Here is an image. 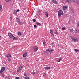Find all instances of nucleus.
I'll list each match as a JSON object with an SVG mask.
<instances>
[{
	"label": "nucleus",
	"mask_w": 79,
	"mask_h": 79,
	"mask_svg": "<svg viewBox=\"0 0 79 79\" xmlns=\"http://www.w3.org/2000/svg\"><path fill=\"white\" fill-rule=\"evenodd\" d=\"M32 15H33V14H31V16H32Z\"/></svg>",
	"instance_id": "nucleus-49"
},
{
	"label": "nucleus",
	"mask_w": 79,
	"mask_h": 79,
	"mask_svg": "<svg viewBox=\"0 0 79 79\" xmlns=\"http://www.w3.org/2000/svg\"><path fill=\"white\" fill-rule=\"evenodd\" d=\"M13 40H18V38H17L16 37H15V36H13Z\"/></svg>",
	"instance_id": "nucleus-12"
},
{
	"label": "nucleus",
	"mask_w": 79,
	"mask_h": 79,
	"mask_svg": "<svg viewBox=\"0 0 79 79\" xmlns=\"http://www.w3.org/2000/svg\"><path fill=\"white\" fill-rule=\"evenodd\" d=\"M5 64H6V62H5Z\"/></svg>",
	"instance_id": "nucleus-51"
},
{
	"label": "nucleus",
	"mask_w": 79,
	"mask_h": 79,
	"mask_svg": "<svg viewBox=\"0 0 79 79\" xmlns=\"http://www.w3.org/2000/svg\"><path fill=\"white\" fill-rule=\"evenodd\" d=\"M1 38V36H0V38Z\"/></svg>",
	"instance_id": "nucleus-50"
},
{
	"label": "nucleus",
	"mask_w": 79,
	"mask_h": 79,
	"mask_svg": "<svg viewBox=\"0 0 79 79\" xmlns=\"http://www.w3.org/2000/svg\"><path fill=\"white\" fill-rule=\"evenodd\" d=\"M20 69H17V72H18V73H19V72L20 71Z\"/></svg>",
	"instance_id": "nucleus-25"
},
{
	"label": "nucleus",
	"mask_w": 79,
	"mask_h": 79,
	"mask_svg": "<svg viewBox=\"0 0 79 79\" xmlns=\"http://www.w3.org/2000/svg\"><path fill=\"white\" fill-rule=\"evenodd\" d=\"M76 31H77V32H79V30L77 29L76 30Z\"/></svg>",
	"instance_id": "nucleus-42"
},
{
	"label": "nucleus",
	"mask_w": 79,
	"mask_h": 79,
	"mask_svg": "<svg viewBox=\"0 0 79 79\" xmlns=\"http://www.w3.org/2000/svg\"><path fill=\"white\" fill-rule=\"evenodd\" d=\"M8 35L10 38H13V35L11 33H9L8 34Z\"/></svg>",
	"instance_id": "nucleus-4"
},
{
	"label": "nucleus",
	"mask_w": 79,
	"mask_h": 79,
	"mask_svg": "<svg viewBox=\"0 0 79 79\" xmlns=\"http://www.w3.org/2000/svg\"><path fill=\"white\" fill-rule=\"evenodd\" d=\"M45 15L47 18L48 16V13L47 12H45Z\"/></svg>",
	"instance_id": "nucleus-16"
},
{
	"label": "nucleus",
	"mask_w": 79,
	"mask_h": 79,
	"mask_svg": "<svg viewBox=\"0 0 79 79\" xmlns=\"http://www.w3.org/2000/svg\"><path fill=\"white\" fill-rule=\"evenodd\" d=\"M66 2H68V3H70L71 2H72V1H73V2H75V1L74 0H65Z\"/></svg>",
	"instance_id": "nucleus-6"
},
{
	"label": "nucleus",
	"mask_w": 79,
	"mask_h": 79,
	"mask_svg": "<svg viewBox=\"0 0 79 79\" xmlns=\"http://www.w3.org/2000/svg\"><path fill=\"white\" fill-rule=\"evenodd\" d=\"M18 35H21V32L19 31L18 32Z\"/></svg>",
	"instance_id": "nucleus-18"
},
{
	"label": "nucleus",
	"mask_w": 79,
	"mask_h": 79,
	"mask_svg": "<svg viewBox=\"0 0 79 79\" xmlns=\"http://www.w3.org/2000/svg\"><path fill=\"white\" fill-rule=\"evenodd\" d=\"M38 49H39V48L37 46H35L34 47V50L35 52H37Z\"/></svg>",
	"instance_id": "nucleus-5"
},
{
	"label": "nucleus",
	"mask_w": 79,
	"mask_h": 79,
	"mask_svg": "<svg viewBox=\"0 0 79 79\" xmlns=\"http://www.w3.org/2000/svg\"><path fill=\"white\" fill-rule=\"evenodd\" d=\"M71 39H72V41H73V42H76L77 41V39L74 38L72 37H71Z\"/></svg>",
	"instance_id": "nucleus-7"
},
{
	"label": "nucleus",
	"mask_w": 79,
	"mask_h": 79,
	"mask_svg": "<svg viewBox=\"0 0 79 79\" xmlns=\"http://www.w3.org/2000/svg\"><path fill=\"white\" fill-rule=\"evenodd\" d=\"M77 27H79V23H78L77 24Z\"/></svg>",
	"instance_id": "nucleus-35"
},
{
	"label": "nucleus",
	"mask_w": 79,
	"mask_h": 79,
	"mask_svg": "<svg viewBox=\"0 0 79 79\" xmlns=\"http://www.w3.org/2000/svg\"><path fill=\"white\" fill-rule=\"evenodd\" d=\"M24 76H27V74H26V73H24Z\"/></svg>",
	"instance_id": "nucleus-44"
},
{
	"label": "nucleus",
	"mask_w": 79,
	"mask_h": 79,
	"mask_svg": "<svg viewBox=\"0 0 79 79\" xmlns=\"http://www.w3.org/2000/svg\"><path fill=\"white\" fill-rule=\"evenodd\" d=\"M38 13H40V12H41V10H38Z\"/></svg>",
	"instance_id": "nucleus-39"
},
{
	"label": "nucleus",
	"mask_w": 79,
	"mask_h": 79,
	"mask_svg": "<svg viewBox=\"0 0 79 79\" xmlns=\"http://www.w3.org/2000/svg\"><path fill=\"white\" fill-rule=\"evenodd\" d=\"M1 74H2V75L3 76H5V74L4 73H1Z\"/></svg>",
	"instance_id": "nucleus-43"
},
{
	"label": "nucleus",
	"mask_w": 79,
	"mask_h": 79,
	"mask_svg": "<svg viewBox=\"0 0 79 79\" xmlns=\"http://www.w3.org/2000/svg\"><path fill=\"white\" fill-rule=\"evenodd\" d=\"M11 55L10 54H8L6 56V57H7V58H9V57H11Z\"/></svg>",
	"instance_id": "nucleus-11"
},
{
	"label": "nucleus",
	"mask_w": 79,
	"mask_h": 79,
	"mask_svg": "<svg viewBox=\"0 0 79 79\" xmlns=\"http://www.w3.org/2000/svg\"><path fill=\"white\" fill-rule=\"evenodd\" d=\"M36 24L37 25H41V24L39 23H36Z\"/></svg>",
	"instance_id": "nucleus-22"
},
{
	"label": "nucleus",
	"mask_w": 79,
	"mask_h": 79,
	"mask_svg": "<svg viewBox=\"0 0 79 79\" xmlns=\"http://www.w3.org/2000/svg\"><path fill=\"white\" fill-rule=\"evenodd\" d=\"M19 9H18V10H16V12H19Z\"/></svg>",
	"instance_id": "nucleus-38"
},
{
	"label": "nucleus",
	"mask_w": 79,
	"mask_h": 79,
	"mask_svg": "<svg viewBox=\"0 0 79 79\" xmlns=\"http://www.w3.org/2000/svg\"><path fill=\"white\" fill-rule=\"evenodd\" d=\"M75 52H79V50L76 49L74 50Z\"/></svg>",
	"instance_id": "nucleus-24"
},
{
	"label": "nucleus",
	"mask_w": 79,
	"mask_h": 79,
	"mask_svg": "<svg viewBox=\"0 0 79 79\" xmlns=\"http://www.w3.org/2000/svg\"><path fill=\"white\" fill-rule=\"evenodd\" d=\"M44 68L45 70H48V69H50V67H44Z\"/></svg>",
	"instance_id": "nucleus-8"
},
{
	"label": "nucleus",
	"mask_w": 79,
	"mask_h": 79,
	"mask_svg": "<svg viewBox=\"0 0 79 79\" xmlns=\"http://www.w3.org/2000/svg\"><path fill=\"white\" fill-rule=\"evenodd\" d=\"M52 2L53 3H56V4H58V2L55 0H53Z\"/></svg>",
	"instance_id": "nucleus-15"
},
{
	"label": "nucleus",
	"mask_w": 79,
	"mask_h": 79,
	"mask_svg": "<svg viewBox=\"0 0 79 79\" xmlns=\"http://www.w3.org/2000/svg\"><path fill=\"white\" fill-rule=\"evenodd\" d=\"M55 34H58V32L56 30L55 31Z\"/></svg>",
	"instance_id": "nucleus-20"
},
{
	"label": "nucleus",
	"mask_w": 79,
	"mask_h": 79,
	"mask_svg": "<svg viewBox=\"0 0 79 79\" xmlns=\"http://www.w3.org/2000/svg\"><path fill=\"white\" fill-rule=\"evenodd\" d=\"M67 9V6H64L62 8V10H65Z\"/></svg>",
	"instance_id": "nucleus-9"
},
{
	"label": "nucleus",
	"mask_w": 79,
	"mask_h": 79,
	"mask_svg": "<svg viewBox=\"0 0 79 79\" xmlns=\"http://www.w3.org/2000/svg\"><path fill=\"white\" fill-rule=\"evenodd\" d=\"M50 51H51V52H53V49H51L50 50Z\"/></svg>",
	"instance_id": "nucleus-40"
},
{
	"label": "nucleus",
	"mask_w": 79,
	"mask_h": 79,
	"mask_svg": "<svg viewBox=\"0 0 79 79\" xmlns=\"http://www.w3.org/2000/svg\"><path fill=\"white\" fill-rule=\"evenodd\" d=\"M0 10L1 11H3V10H2V7L0 8Z\"/></svg>",
	"instance_id": "nucleus-30"
},
{
	"label": "nucleus",
	"mask_w": 79,
	"mask_h": 79,
	"mask_svg": "<svg viewBox=\"0 0 79 79\" xmlns=\"http://www.w3.org/2000/svg\"><path fill=\"white\" fill-rule=\"evenodd\" d=\"M10 18L11 19H12V17L11 16L10 17Z\"/></svg>",
	"instance_id": "nucleus-47"
},
{
	"label": "nucleus",
	"mask_w": 79,
	"mask_h": 79,
	"mask_svg": "<svg viewBox=\"0 0 79 79\" xmlns=\"http://www.w3.org/2000/svg\"><path fill=\"white\" fill-rule=\"evenodd\" d=\"M0 8H2V5H0Z\"/></svg>",
	"instance_id": "nucleus-46"
},
{
	"label": "nucleus",
	"mask_w": 79,
	"mask_h": 79,
	"mask_svg": "<svg viewBox=\"0 0 79 79\" xmlns=\"http://www.w3.org/2000/svg\"><path fill=\"white\" fill-rule=\"evenodd\" d=\"M52 47H54V46H53V45H52Z\"/></svg>",
	"instance_id": "nucleus-48"
},
{
	"label": "nucleus",
	"mask_w": 79,
	"mask_h": 79,
	"mask_svg": "<svg viewBox=\"0 0 79 79\" xmlns=\"http://www.w3.org/2000/svg\"><path fill=\"white\" fill-rule=\"evenodd\" d=\"M35 73L34 72H32L31 73V74H33V75H34L35 74Z\"/></svg>",
	"instance_id": "nucleus-26"
},
{
	"label": "nucleus",
	"mask_w": 79,
	"mask_h": 79,
	"mask_svg": "<svg viewBox=\"0 0 79 79\" xmlns=\"http://www.w3.org/2000/svg\"><path fill=\"white\" fill-rule=\"evenodd\" d=\"M5 70V67H2L1 68V69L0 70V73L1 74H2V73L4 71V70Z\"/></svg>",
	"instance_id": "nucleus-2"
},
{
	"label": "nucleus",
	"mask_w": 79,
	"mask_h": 79,
	"mask_svg": "<svg viewBox=\"0 0 79 79\" xmlns=\"http://www.w3.org/2000/svg\"><path fill=\"white\" fill-rule=\"evenodd\" d=\"M17 23L19 25H21V23L20 21V19H19V18H17Z\"/></svg>",
	"instance_id": "nucleus-3"
},
{
	"label": "nucleus",
	"mask_w": 79,
	"mask_h": 79,
	"mask_svg": "<svg viewBox=\"0 0 79 79\" xmlns=\"http://www.w3.org/2000/svg\"><path fill=\"white\" fill-rule=\"evenodd\" d=\"M46 51H48V52H50V50L49 49H47L46 50Z\"/></svg>",
	"instance_id": "nucleus-29"
},
{
	"label": "nucleus",
	"mask_w": 79,
	"mask_h": 79,
	"mask_svg": "<svg viewBox=\"0 0 79 79\" xmlns=\"http://www.w3.org/2000/svg\"><path fill=\"white\" fill-rule=\"evenodd\" d=\"M74 31V30L73 29H70V32H73Z\"/></svg>",
	"instance_id": "nucleus-28"
},
{
	"label": "nucleus",
	"mask_w": 79,
	"mask_h": 79,
	"mask_svg": "<svg viewBox=\"0 0 79 79\" xmlns=\"http://www.w3.org/2000/svg\"><path fill=\"white\" fill-rule=\"evenodd\" d=\"M11 0H6V2H10V1H11Z\"/></svg>",
	"instance_id": "nucleus-34"
},
{
	"label": "nucleus",
	"mask_w": 79,
	"mask_h": 79,
	"mask_svg": "<svg viewBox=\"0 0 79 79\" xmlns=\"http://www.w3.org/2000/svg\"><path fill=\"white\" fill-rule=\"evenodd\" d=\"M64 29H65V28L63 27L62 28V30H63V31L64 30Z\"/></svg>",
	"instance_id": "nucleus-37"
},
{
	"label": "nucleus",
	"mask_w": 79,
	"mask_h": 79,
	"mask_svg": "<svg viewBox=\"0 0 79 79\" xmlns=\"http://www.w3.org/2000/svg\"><path fill=\"white\" fill-rule=\"evenodd\" d=\"M25 79H29V78L28 77H25Z\"/></svg>",
	"instance_id": "nucleus-36"
},
{
	"label": "nucleus",
	"mask_w": 79,
	"mask_h": 79,
	"mask_svg": "<svg viewBox=\"0 0 79 79\" xmlns=\"http://www.w3.org/2000/svg\"><path fill=\"white\" fill-rule=\"evenodd\" d=\"M22 68H23V67L22 66H21L19 67V69H20V70H21V69H22Z\"/></svg>",
	"instance_id": "nucleus-19"
},
{
	"label": "nucleus",
	"mask_w": 79,
	"mask_h": 79,
	"mask_svg": "<svg viewBox=\"0 0 79 79\" xmlns=\"http://www.w3.org/2000/svg\"><path fill=\"white\" fill-rule=\"evenodd\" d=\"M58 16L59 18H61V15H63V11L61 10H59L58 12Z\"/></svg>",
	"instance_id": "nucleus-1"
},
{
	"label": "nucleus",
	"mask_w": 79,
	"mask_h": 79,
	"mask_svg": "<svg viewBox=\"0 0 79 79\" xmlns=\"http://www.w3.org/2000/svg\"><path fill=\"white\" fill-rule=\"evenodd\" d=\"M23 57H26L27 56V52H25L23 54Z\"/></svg>",
	"instance_id": "nucleus-10"
},
{
	"label": "nucleus",
	"mask_w": 79,
	"mask_h": 79,
	"mask_svg": "<svg viewBox=\"0 0 79 79\" xmlns=\"http://www.w3.org/2000/svg\"><path fill=\"white\" fill-rule=\"evenodd\" d=\"M50 54L51 53V52H50Z\"/></svg>",
	"instance_id": "nucleus-52"
},
{
	"label": "nucleus",
	"mask_w": 79,
	"mask_h": 79,
	"mask_svg": "<svg viewBox=\"0 0 79 79\" xmlns=\"http://www.w3.org/2000/svg\"><path fill=\"white\" fill-rule=\"evenodd\" d=\"M51 44H52V45H54L55 44V43L52 42V43Z\"/></svg>",
	"instance_id": "nucleus-27"
},
{
	"label": "nucleus",
	"mask_w": 79,
	"mask_h": 79,
	"mask_svg": "<svg viewBox=\"0 0 79 79\" xmlns=\"http://www.w3.org/2000/svg\"><path fill=\"white\" fill-rule=\"evenodd\" d=\"M15 79H19V77H15Z\"/></svg>",
	"instance_id": "nucleus-33"
},
{
	"label": "nucleus",
	"mask_w": 79,
	"mask_h": 79,
	"mask_svg": "<svg viewBox=\"0 0 79 79\" xmlns=\"http://www.w3.org/2000/svg\"><path fill=\"white\" fill-rule=\"evenodd\" d=\"M33 22H35L36 21V20H35V19H33Z\"/></svg>",
	"instance_id": "nucleus-32"
},
{
	"label": "nucleus",
	"mask_w": 79,
	"mask_h": 79,
	"mask_svg": "<svg viewBox=\"0 0 79 79\" xmlns=\"http://www.w3.org/2000/svg\"><path fill=\"white\" fill-rule=\"evenodd\" d=\"M43 44L44 45H46V42H45V41H44L43 43Z\"/></svg>",
	"instance_id": "nucleus-23"
},
{
	"label": "nucleus",
	"mask_w": 79,
	"mask_h": 79,
	"mask_svg": "<svg viewBox=\"0 0 79 79\" xmlns=\"http://www.w3.org/2000/svg\"><path fill=\"white\" fill-rule=\"evenodd\" d=\"M13 14H14V15H17V14H18V13H17L16 11V10H14Z\"/></svg>",
	"instance_id": "nucleus-14"
},
{
	"label": "nucleus",
	"mask_w": 79,
	"mask_h": 79,
	"mask_svg": "<svg viewBox=\"0 0 79 79\" xmlns=\"http://www.w3.org/2000/svg\"><path fill=\"white\" fill-rule=\"evenodd\" d=\"M76 3H77V4H79V0H77L76 1Z\"/></svg>",
	"instance_id": "nucleus-21"
},
{
	"label": "nucleus",
	"mask_w": 79,
	"mask_h": 79,
	"mask_svg": "<svg viewBox=\"0 0 79 79\" xmlns=\"http://www.w3.org/2000/svg\"><path fill=\"white\" fill-rule=\"evenodd\" d=\"M7 60L8 61H11V60L10 59V58H8V59H7Z\"/></svg>",
	"instance_id": "nucleus-17"
},
{
	"label": "nucleus",
	"mask_w": 79,
	"mask_h": 79,
	"mask_svg": "<svg viewBox=\"0 0 79 79\" xmlns=\"http://www.w3.org/2000/svg\"><path fill=\"white\" fill-rule=\"evenodd\" d=\"M62 60V59H61V58L60 59L58 60L57 61L58 62H60V60Z\"/></svg>",
	"instance_id": "nucleus-31"
},
{
	"label": "nucleus",
	"mask_w": 79,
	"mask_h": 79,
	"mask_svg": "<svg viewBox=\"0 0 79 79\" xmlns=\"http://www.w3.org/2000/svg\"><path fill=\"white\" fill-rule=\"evenodd\" d=\"M43 76H46V74H43Z\"/></svg>",
	"instance_id": "nucleus-45"
},
{
	"label": "nucleus",
	"mask_w": 79,
	"mask_h": 79,
	"mask_svg": "<svg viewBox=\"0 0 79 79\" xmlns=\"http://www.w3.org/2000/svg\"><path fill=\"white\" fill-rule=\"evenodd\" d=\"M50 32L51 34V35H54V34H53V32L52 30H50Z\"/></svg>",
	"instance_id": "nucleus-13"
},
{
	"label": "nucleus",
	"mask_w": 79,
	"mask_h": 79,
	"mask_svg": "<svg viewBox=\"0 0 79 79\" xmlns=\"http://www.w3.org/2000/svg\"><path fill=\"white\" fill-rule=\"evenodd\" d=\"M34 27H37V25H34Z\"/></svg>",
	"instance_id": "nucleus-41"
}]
</instances>
